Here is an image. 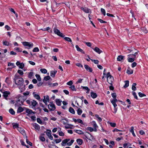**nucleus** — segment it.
<instances>
[{"instance_id": "nucleus-1", "label": "nucleus", "mask_w": 148, "mask_h": 148, "mask_svg": "<svg viewBox=\"0 0 148 148\" xmlns=\"http://www.w3.org/2000/svg\"><path fill=\"white\" fill-rule=\"evenodd\" d=\"M15 84L18 86H23L24 83V80L22 77H18L16 76L14 79Z\"/></svg>"}, {"instance_id": "nucleus-2", "label": "nucleus", "mask_w": 148, "mask_h": 148, "mask_svg": "<svg viewBox=\"0 0 148 148\" xmlns=\"http://www.w3.org/2000/svg\"><path fill=\"white\" fill-rule=\"evenodd\" d=\"M69 139H66L63 140L62 142L61 145L64 146L67 145L68 146H71L74 142L73 140H71L70 141Z\"/></svg>"}, {"instance_id": "nucleus-3", "label": "nucleus", "mask_w": 148, "mask_h": 148, "mask_svg": "<svg viewBox=\"0 0 148 148\" xmlns=\"http://www.w3.org/2000/svg\"><path fill=\"white\" fill-rule=\"evenodd\" d=\"M107 81L110 84L112 85V84L114 81V79L110 74V72H108L107 74Z\"/></svg>"}, {"instance_id": "nucleus-4", "label": "nucleus", "mask_w": 148, "mask_h": 148, "mask_svg": "<svg viewBox=\"0 0 148 148\" xmlns=\"http://www.w3.org/2000/svg\"><path fill=\"white\" fill-rule=\"evenodd\" d=\"M48 107L50 111H54L56 109L55 105L53 102H50Z\"/></svg>"}, {"instance_id": "nucleus-5", "label": "nucleus", "mask_w": 148, "mask_h": 148, "mask_svg": "<svg viewBox=\"0 0 148 148\" xmlns=\"http://www.w3.org/2000/svg\"><path fill=\"white\" fill-rule=\"evenodd\" d=\"M22 43L24 46H28L29 47H32L34 45L33 43L28 42H23Z\"/></svg>"}, {"instance_id": "nucleus-6", "label": "nucleus", "mask_w": 148, "mask_h": 148, "mask_svg": "<svg viewBox=\"0 0 148 148\" xmlns=\"http://www.w3.org/2000/svg\"><path fill=\"white\" fill-rule=\"evenodd\" d=\"M53 31L55 34L61 37H63L62 34L60 32L59 30L56 28H54Z\"/></svg>"}, {"instance_id": "nucleus-7", "label": "nucleus", "mask_w": 148, "mask_h": 148, "mask_svg": "<svg viewBox=\"0 0 148 148\" xmlns=\"http://www.w3.org/2000/svg\"><path fill=\"white\" fill-rule=\"evenodd\" d=\"M23 104V103L22 101L18 99L16 101L14 106L15 108H17L21 106Z\"/></svg>"}, {"instance_id": "nucleus-8", "label": "nucleus", "mask_w": 148, "mask_h": 148, "mask_svg": "<svg viewBox=\"0 0 148 148\" xmlns=\"http://www.w3.org/2000/svg\"><path fill=\"white\" fill-rule=\"evenodd\" d=\"M49 101V96L48 95L44 96V99L43 100V101L45 103L46 105H47V102Z\"/></svg>"}, {"instance_id": "nucleus-9", "label": "nucleus", "mask_w": 148, "mask_h": 148, "mask_svg": "<svg viewBox=\"0 0 148 148\" xmlns=\"http://www.w3.org/2000/svg\"><path fill=\"white\" fill-rule=\"evenodd\" d=\"M3 96L4 97L5 99L6 100H7V97L8 95L10 94V92L9 91H5L3 92Z\"/></svg>"}, {"instance_id": "nucleus-10", "label": "nucleus", "mask_w": 148, "mask_h": 148, "mask_svg": "<svg viewBox=\"0 0 148 148\" xmlns=\"http://www.w3.org/2000/svg\"><path fill=\"white\" fill-rule=\"evenodd\" d=\"M47 131H49V132H46V134L47 136L49 137V139L52 140L53 139V137L51 134V130H47Z\"/></svg>"}, {"instance_id": "nucleus-11", "label": "nucleus", "mask_w": 148, "mask_h": 148, "mask_svg": "<svg viewBox=\"0 0 148 148\" xmlns=\"http://www.w3.org/2000/svg\"><path fill=\"white\" fill-rule=\"evenodd\" d=\"M97 53L100 54L102 53L103 51L101 50L99 48L97 47H95L94 48H92Z\"/></svg>"}, {"instance_id": "nucleus-12", "label": "nucleus", "mask_w": 148, "mask_h": 148, "mask_svg": "<svg viewBox=\"0 0 148 148\" xmlns=\"http://www.w3.org/2000/svg\"><path fill=\"white\" fill-rule=\"evenodd\" d=\"M32 95L37 100H39L40 99V96L38 94H36V93L34 92L32 93Z\"/></svg>"}, {"instance_id": "nucleus-13", "label": "nucleus", "mask_w": 148, "mask_h": 148, "mask_svg": "<svg viewBox=\"0 0 148 148\" xmlns=\"http://www.w3.org/2000/svg\"><path fill=\"white\" fill-rule=\"evenodd\" d=\"M31 103L32 106V108H35V106L37 104V102L35 100H33L31 101Z\"/></svg>"}, {"instance_id": "nucleus-14", "label": "nucleus", "mask_w": 148, "mask_h": 148, "mask_svg": "<svg viewBox=\"0 0 148 148\" xmlns=\"http://www.w3.org/2000/svg\"><path fill=\"white\" fill-rule=\"evenodd\" d=\"M84 66L85 69L87 71L90 72H92V70L91 68L89 66L87 65H85Z\"/></svg>"}, {"instance_id": "nucleus-15", "label": "nucleus", "mask_w": 148, "mask_h": 148, "mask_svg": "<svg viewBox=\"0 0 148 148\" xmlns=\"http://www.w3.org/2000/svg\"><path fill=\"white\" fill-rule=\"evenodd\" d=\"M33 127L36 130H39L40 129V126L36 123H34L33 125Z\"/></svg>"}, {"instance_id": "nucleus-16", "label": "nucleus", "mask_w": 148, "mask_h": 148, "mask_svg": "<svg viewBox=\"0 0 148 148\" xmlns=\"http://www.w3.org/2000/svg\"><path fill=\"white\" fill-rule=\"evenodd\" d=\"M18 130L23 135L25 134V131L23 128L20 127H18Z\"/></svg>"}, {"instance_id": "nucleus-17", "label": "nucleus", "mask_w": 148, "mask_h": 148, "mask_svg": "<svg viewBox=\"0 0 148 148\" xmlns=\"http://www.w3.org/2000/svg\"><path fill=\"white\" fill-rule=\"evenodd\" d=\"M56 104L58 106H60L61 105L62 101L60 99H56L55 100Z\"/></svg>"}, {"instance_id": "nucleus-18", "label": "nucleus", "mask_w": 148, "mask_h": 148, "mask_svg": "<svg viewBox=\"0 0 148 148\" xmlns=\"http://www.w3.org/2000/svg\"><path fill=\"white\" fill-rule=\"evenodd\" d=\"M136 49L133 47H129L126 50L127 53H129L130 52H132V51H134Z\"/></svg>"}, {"instance_id": "nucleus-19", "label": "nucleus", "mask_w": 148, "mask_h": 148, "mask_svg": "<svg viewBox=\"0 0 148 148\" xmlns=\"http://www.w3.org/2000/svg\"><path fill=\"white\" fill-rule=\"evenodd\" d=\"M18 88L20 90V92H22L23 91L25 90V86L23 85V86H18Z\"/></svg>"}, {"instance_id": "nucleus-20", "label": "nucleus", "mask_w": 148, "mask_h": 148, "mask_svg": "<svg viewBox=\"0 0 148 148\" xmlns=\"http://www.w3.org/2000/svg\"><path fill=\"white\" fill-rule=\"evenodd\" d=\"M81 9L86 13H89L90 11V9L82 7Z\"/></svg>"}, {"instance_id": "nucleus-21", "label": "nucleus", "mask_w": 148, "mask_h": 148, "mask_svg": "<svg viewBox=\"0 0 148 148\" xmlns=\"http://www.w3.org/2000/svg\"><path fill=\"white\" fill-rule=\"evenodd\" d=\"M75 47L76 48L77 51L81 52L83 54L85 53L83 50L79 48L78 45H76L75 46Z\"/></svg>"}, {"instance_id": "nucleus-22", "label": "nucleus", "mask_w": 148, "mask_h": 148, "mask_svg": "<svg viewBox=\"0 0 148 148\" xmlns=\"http://www.w3.org/2000/svg\"><path fill=\"white\" fill-rule=\"evenodd\" d=\"M26 112L28 114L27 115H28L29 114H31L32 113L34 114L35 113V112H33L32 110L29 109L26 110Z\"/></svg>"}, {"instance_id": "nucleus-23", "label": "nucleus", "mask_w": 148, "mask_h": 148, "mask_svg": "<svg viewBox=\"0 0 148 148\" xmlns=\"http://www.w3.org/2000/svg\"><path fill=\"white\" fill-rule=\"evenodd\" d=\"M58 129H59V130L58 131V134L59 136H64V134L61 131V128L60 127H59Z\"/></svg>"}, {"instance_id": "nucleus-24", "label": "nucleus", "mask_w": 148, "mask_h": 148, "mask_svg": "<svg viewBox=\"0 0 148 148\" xmlns=\"http://www.w3.org/2000/svg\"><path fill=\"white\" fill-rule=\"evenodd\" d=\"M135 58L134 57H128L127 60L128 62H132L134 61L135 59Z\"/></svg>"}, {"instance_id": "nucleus-25", "label": "nucleus", "mask_w": 148, "mask_h": 148, "mask_svg": "<svg viewBox=\"0 0 148 148\" xmlns=\"http://www.w3.org/2000/svg\"><path fill=\"white\" fill-rule=\"evenodd\" d=\"M131 145V144H130L129 143H127L123 144V147L124 148H129V146Z\"/></svg>"}, {"instance_id": "nucleus-26", "label": "nucleus", "mask_w": 148, "mask_h": 148, "mask_svg": "<svg viewBox=\"0 0 148 148\" xmlns=\"http://www.w3.org/2000/svg\"><path fill=\"white\" fill-rule=\"evenodd\" d=\"M57 72V71H51V76L53 77H54Z\"/></svg>"}, {"instance_id": "nucleus-27", "label": "nucleus", "mask_w": 148, "mask_h": 148, "mask_svg": "<svg viewBox=\"0 0 148 148\" xmlns=\"http://www.w3.org/2000/svg\"><path fill=\"white\" fill-rule=\"evenodd\" d=\"M90 95L91 97L93 99L97 97V95L95 93L91 92Z\"/></svg>"}, {"instance_id": "nucleus-28", "label": "nucleus", "mask_w": 148, "mask_h": 148, "mask_svg": "<svg viewBox=\"0 0 148 148\" xmlns=\"http://www.w3.org/2000/svg\"><path fill=\"white\" fill-rule=\"evenodd\" d=\"M23 109L21 106L18 107L17 110V113H20L23 111Z\"/></svg>"}, {"instance_id": "nucleus-29", "label": "nucleus", "mask_w": 148, "mask_h": 148, "mask_svg": "<svg viewBox=\"0 0 148 148\" xmlns=\"http://www.w3.org/2000/svg\"><path fill=\"white\" fill-rule=\"evenodd\" d=\"M77 142L79 145H81L83 143V140L81 139H78L77 140Z\"/></svg>"}, {"instance_id": "nucleus-30", "label": "nucleus", "mask_w": 148, "mask_h": 148, "mask_svg": "<svg viewBox=\"0 0 148 148\" xmlns=\"http://www.w3.org/2000/svg\"><path fill=\"white\" fill-rule=\"evenodd\" d=\"M134 127H131V129L130 130V132L132 133V134L135 137V136H136V135H135V134L134 133Z\"/></svg>"}, {"instance_id": "nucleus-31", "label": "nucleus", "mask_w": 148, "mask_h": 148, "mask_svg": "<svg viewBox=\"0 0 148 148\" xmlns=\"http://www.w3.org/2000/svg\"><path fill=\"white\" fill-rule=\"evenodd\" d=\"M123 58L124 56H119L117 58V60L119 61H121L123 59Z\"/></svg>"}, {"instance_id": "nucleus-32", "label": "nucleus", "mask_w": 148, "mask_h": 148, "mask_svg": "<svg viewBox=\"0 0 148 148\" xmlns=\"http://www.w3.org/2000/svg\"><path fill=\"white\" fill-rule=\"evenodd\" d=\"M125 84L124 86L123 87L124 88H126L129 86V82L128 80H126L125 81Z\"/></svg>"}, {"instance_id": "nucleus-33", "label": "nucleus", "mask_w": 148, "mask_h": 148, "mask_svg": "<svg viewBox=\"0 0 148 148\" xmlns=\"http://www.w3.org/2000/svg\"><path fill=\"white\" fill-rule=\"evenodd\" d=\"M69 111L70 113L73 114H75V112L74 109L71 107L69 108Z\"/></svg>"}, {"instance_id": "nucleus-34", "label": "nucleus", "mask_w": 148, "mask_h": 148, "mask_svg": "<svg viewBox=\"0 0 148 148\" xmlns=\"http://www.w3.org/2000/svg\"><path fill=\"white\" fill-rule=\"evenodd\" d=\"M126 72L128 74H131L133 73V71L130 69H128L127 70Z\"/></svg>"}, {"instance_id": "nucleus-35", "label": "nucleus", "mask_w": 148, "mask_h": 148, "mask_svg": "<svg viewBox=\"0 0 148 148\" xmlns=\"http://www.w3.org/2000/svg\"><path fill=\"white\" fill-rule=\"evenodd\" d=\"M2 42L3 45L5 46H8L10 44L6 40H3Z\"/></svg>"}, {"instance_id": "nucleus-36", "label": "nucleus", "mask_w": 148, "mask_h": 148, "mask_svg": "<svg viewBox=\"0 0 148 148\" xmlns=\"http://www.w3.org/2000/svg\"><path fill=\"white\" fill-rule=\"evenodd\" d=\"M13 127L14 129L17 128L18 129V124L17 123H14L12 124Z\"/></svg>"}, {"instance_id": "nucleus-37", "label": "nucleus", "mask_w": 148, "mask_h": 148, "mask_svg": "<svg viewBox=\"0 0 148 148\" xmlns=\"http://www.w3.org/2000/svg\"><path fill=\"white\" fill-rule=\"evenodd\" d=\"M82 88L83 89L86 90H87V91L86 92V93H89L90 90L87 86H82Z\"/></svg>"}, {"instance_id": "nucleus-38", "label": "nucleus", "mask_w": 148, "mask_h": 148, "mask_svg": "<svg viewBox=\"0 0 148 148\" xmlns=\"http://www.w3.org/2000/svg\"><path fill=\"white\" fill-rule=\"evenodd\" d=\"M91 123L93 126L94 127H98L97 125L96 122L94 121H92L91 122Z\"/></svg>"}, {"instance_id": "nucleus-39", "label": "nucleus", "mask_w": 148, "mask_h": 148, "mask_svg": "<svg viewBox=\"0 0 148 148\" xmlns=\"http://www.w3.org/2000/svg\"><path fill=\"white\" fill-rule=\"evenodd\" d=\"M136 85V84L135 83H134L132 85V90L135 91L136 90V87L135 86Z\"/></svg>"}, {"instance_id": "nucleus-40", "label": "nucleus", "mask_w": 148, "mask_h": 148, "mask_svg": "<svg viewBox=\"0 0 148 148\" xmlns=\"http://www.w3.org/2000/svg\"><path fill=\"white\" fill-rule=\"evenodd\" d=\"M75 132L79 134H84V132L81 130H75Z\"/></svg>"}, {"instance_id": "nucleus-41", "label": "nucleus", "mask_w": 148, "mask_h": 148, "mask_svg": "<svg viewBox=\"0 0 148 148\" xmlns=\"http://www.w3.org/2000/svg\"><path fill=\"white\" fill-rule=\"evenodd\" d=\"M73 125L71 124H67L65 126V129H69V128H72L71 126H73Z\"/></svg>"}, {"instance_id": "nucleus-42", "label": "nucleus", "mask_w": 148, "mask_h": 148, "mask_svg": "<svg viewBox=\"0 0 148 148\" xmlns=\"http://www.w3.org/2000/svg\"><path fill=\"white\" fill-rule=\"evenodd\" d=\"M33 73L32 72H30L29 73L28 77L30 79H32L33 78Z\"/></svg>"}, {"instance_id": "nucleus-43", "label": "nucleus", "mask_w": 148, "mask_h": 148, "mask_svg": "<svg viewBox=\"0 0 148 148\" xmlns=\"http://www.w3.org/2000/svg\"><path fill=\"white\" fill-rule=\"evenodd\" d=\"M69 88L72 90L73 91H75L76 90V89L75 88V86L74 85H72L69 87Z\"/></svg>"}, {"instance_id": "nucleus-44", "label": "nucleus", "mask_w": 148, "mask_h": 148, "mask_svg": "<svg viewBox=\"0 0 148 148\" xmlns=\"http://www.w3.org/2000/svg\"><path fill=\"white\" fill-rule=\"evenodd\" d=\"M40 71L41 72L44 74H45L47 72V71L46 69H40Z\"/></svg>"}, {"instance_id": "nucleus-45", "label": "nucleus", "mask_w": 148, "mask_h": 148, "mask_svg": "<svg viewBox=\"0 0 148 148\" xmlns=\"http://www.w3.org/2000/svg\"><path fill=\"white\" fill-rule=\"evenodd\" d=\"M30 92L27 91H26L25 92L23 93V95L27 97L29 95Z\"/></svg>"}, {"instance_id": "nucleus-46", "label": "nucleus", "mask_w": 148, "mask_h": 148, "mask_svg": "<svg viewBox=\"0 0 148 148\" xmlns=\"http://www.w3.org/2000/svg\"><path fill=\"white\" fill-rule=\"evenodd\" d=\"M82 112V110L80 108H78L77 110V113L79 115H80Z\"/></svg>"}, {"instance_id": "nucleus-47", "label": "nucleus", "mask_w": 148, "mask_h": 148, "mask_svg": "<svg viewBox=\"0 0 148 148\" xmlns=\"http://www.w3.org/2000/svg\"><path fill=\"white\" fill-rule=\"evenodd\" d=\"M64 39L66 40L68 42H70L71 43V44H72V40L70 38L67 37H65L64 38Z\"/></svg>"}, {"instance_id": "nucleus-48", "label": "nucleus", "mask_w": 148, "mask_h": 148, "mask_svg": "<svg viewBox=\"0 0 148 148\" xmlns=\"http://www.w3.org/2000/svg\"><path fill=\"white\" fill-rule=\"evenodd\" d=\"M39 139L42 142L45 141V138L42 135H41L40 136Z\"/></svg>"}, {"instance_id": "nucleus-49", "label": "nucleus", "mask_w": 148, "mask_h": 148, "mask_svg": "<svg viewBox=\"0 0 148 148\" xmlns=\"http://www.w3.org/2000/svg\"><path fill=\"white\" fill-rule=\"evenodd\" d=\"M95 117L97 119V120L99 122H101L102 121L101 119L99 116L98 115L96 114Z\"/></svg>"}, {"instance_id": "nucleus-50", "label": "nucleus", "mask_w": 148, "mask_h": 148, "mask_svg": "<svg viewBox=\"0 0 148 148\" xmlns=\"http://www.w3.org/2000/svg\"><path fill=\"white\" fill-rule=\"evenodd\" d=\"M108 123H109L110 125L112 127H114L116 126V123H114L112 122H108Z\"/></svg>"}, {"instance_id": "nucleus-51", "label": "nucleus", "mask_w": 148, "mask_h": 148, "mask_svg": "<svg viewBox=\"0 0 148 148\" xmlns=\"http://www.w3.org/2000/svg\"><path fill=\"white\" fill-rule=\"evenodd\" d=\"M9 112L12 114H14L15 113V112L14 111L13 109L11 108L9 110Z\"/></svg>"}, {"instance_id": "nucleus-52", "label": "nucleus", "mask_w": 148, "mask_h": 148, "mask_svg": "<svg viewBox=\"0 0 148 148\" xmlns=\"http://www.w3.org/2000/svg\"><path fill=\"white\" fill-rule=\"evenodd\" d=\"M8 66H11L12 68L15 67V66L14 63L9 62L8 64Z\"/></svg>"}, {"instance_id": "nucleus-53", "label": "nucleus", "mask_w": 148, "mask_h": 148, "mask_svg": "<svg viewBox=\"0 0 148 148\" xmlns=\"http://www.w3.org/2000/svg\"><path fill=\"white\" fill-rule=\"evenodd\" d=\"M20 142L22 145L26 146L27 148H29V146L28 145H26L25 143L22 140H21Z\"/></svg>"}, {"instance_id": "nucleus-54", "label": "nucleus", "mask_w": 148, "mask_h": 148, "mask_svg": "<svg viewBox=\"0 0 148 148\" xmlns=\"http://www.w3.org/2000/svg\"><path fill=\"white\" fill-rule=\"evenodd\" d=\"M35 76H36V78L37 79H38V80L39 81H40L41 80V78L40 77V76L39 75L36 74Z\"/></svg>"}, {"instance_id": "nucleus-55", "label": "nucleus", "mask_w": 148, "mask_h": 148, "mask_svg": "<svg viewBox=\"0 0 148 148\" xmlns=\"http://www.w3.org/2000/svg\"><path fill=\"white\" fill-rule=\"evenodd\" d=\"M101 12L102 13V14L104 16H105L106 15V11H105V10L103 8H101Z\"/></svg>"}, {"instance_id": "nucleus-56", "label": "nucleus", "mask_w": 148, "mask_h": 148, "mask_svg": "<svg viewBox=\"0 0 148 148\" xmlns=\"http://www.w3.org/2000/svg\"><path fill=\"white\" fill-rule=\"evenodd\" d=\"M39 51V50L38 48L37 47H36L34 48L33 50V52H38Z\"/></svg>"}, {"instance_id": "nucleus-57", "label": "nucleus", "mask_w": 148, "mask_h": 148, "mask_svg": "<svg viewBox=\"0 0 148 148\" xmlns=\"http://www.w3.org/2000/svg\"><path fill=\"white\" fill-rule=\"evenodd\" d=\"M83 80V79H79L78 80V81L76 82V84H78L82 83Z\"/></svg>"}, {"instance_id": "nucleus-58", "label": "nucleus", "mask_w": 148, "mask_h": 148, "mask_svg": "<svg viewBox=\"0 0 148 148\" xmlns=\"http://www.w3.org/2000/svg\"><path fill=\"white\" fill-rule=\"evenodd\" d=\"M132 95L134 96V97L136 99H138V97L136 95V93L135 92L133 91L132 92Z\"/></svg>"}, {"instance_id": "nucleus-59", "label": "nucleus", "mask_w": 148, "mask_h": 148, "mask_svg": "<svg viewBox=\"0 0 148 148\" xmlns=\"http://www.w3.org/2000/svg\"><path fill=\"white\" fill-rule=\"evenodd\" d=\"M24 66V64L23 63H21L18 66V67L21 69H23Z\"/></svg>"}, {"instance_id": "nucleus-60", "label": "nucleus", "mask_w": 148, "mask_h": 148, "mask_svg": "<svg viewBox=\"0 0 148 148\" xmlns=\"http://www.w3.org/2000/svg\"><path fill=\"white\" fill-rule=\"evenodd\" d=\"M51 78L49 76H47L45 77L44 78V79L47 81L49 80Z\"/></svg>"}, {"instance_id": "nucleus-61", "label": "nucleus", "mask_w": 148, "mask_h": 148, "mask_svg": "<svg viewBox=\"0 0 148 148\" xmlns=\"http://www.w3.org/2000/svg\"><path fill=\"white\" fill-rule=\"evenodd\" d=\"M61 139L60 138L59 139H56L54 140L55 141V142L56 143H60L61 141Z\"/></svg>"}, {"instance_id": "nucleus-62", "label": "nucleus", "mask_w": 148, "mask_h": 148, "mask_svg": "<svg viewBox=\"0 0 148 148\" xmlns=\"http://www.w3.org/2000/svg\"><path fill=\"white\" fill-rule=\"evenodd\" d=\"M138 95L140 97H142L146 96V95L145 94L142 93L140 92L138 93Z\"/></svg>"}, {"instance_id": "nucleus-63", "label": "nucleus", "mask_w": 148, "mask_h": 148, "mask_svg": "<svg viewBox=\"0 0 148 148\" xmlns=\"http://www.w3.org/2000/svg\"><path fill=\"white\" fill-rule=\"evenodd\" d=\"M91 60L92 62H93L95 64H98L99 63V61L97 60L91 59Z\"/></svg>"}, {"instance_id": "nucleus-64", "label": "nucleus", "mask_w": 148, "mask_h": 148, "mask_svg": "<svg viewBox=\"0 0 148 148\" xmlns=\"http://www.w3.org/2000/svg\"><path fill=\"white\" fill-rule=\"evenodd\" d=\"M73 84V82L72 81H69V82H68L66 84L67 85L70 86L72 85Z\"/></svg>"}]
</instances>
